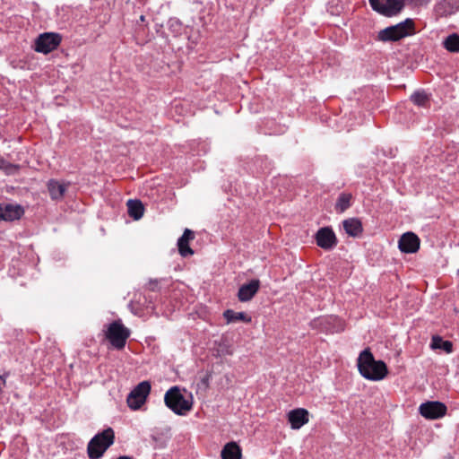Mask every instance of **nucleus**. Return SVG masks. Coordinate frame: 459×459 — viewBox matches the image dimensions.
I'll list each match as a JSON object with an SVG mask.
<instances>
[{
	"mask_svg": "<svg viewBox=\"0 0 459 459\" xmlns=\"http://www.w3.org/2000/svg\"><path fill=\"white\" fill-rule=\"evenodd\" d=\"M358 369L366 379L379 381L387 375V367L382 360H376L369 349L360 352L358 358Z\"/></svg>",
	"mask_w": 459,
	"mask_h": 459,
	"instance_id": "nucleus-1",
	"label": "nucleus"
},
{
	"mask_svg": "<svg viewBox=\"0 0 459 459\" xmlns=\"http://www.w3.org/2000/svg\"><path fill=\"white\" fill-rule=\"evenodd\" d=\"M115 433L108 428L95 435L88 444L87 451L91 459L100 458L105 451L114 443Z\"/></svg>",
	"mask_w": 459,
	"mask_h": 459,
	"instance_id": "nucleus-2",
	"label": "nucleus"
},
{
	"mask_svg": "<svg viewBox=\"0 0 459 459\" xmlns=\"http://www.w3.org/2000/svg\"><path fill=\"white\" fill-rule=\"evenodd\" d=\"M412 34H414V22L411 19H406L403 22L381 30L377 39L383 42L397 41Z\"/></svg>",
	"mask_w": 459,
	"mask_h": 459,
	"instance_id": "nucleus-3",
	"label": "nucleus"
},
{
	"mask_svg": "<svg viewBox=\"0 0 459 459\" xmlns=\"http://www.w3.org/2000/svg\"><path fill=\"white\" fill-rule=\"evenodd\" d=\"M164 403L174 413L185 415L192 409V402L186 399L178 386L169 388L164 395Z\"/></svg>",
	"mask_w": 459,
	"mask_h": 459,
	"instance_id": "nucleus-4",
	"label": "nucleus"
},
{
	"mask_svg": "<svg viewBox=\"0 0 459 459\" xmlns=\"http://www.w3.org/2000/svg\"><path fill=\"white\" fill-rule=\"evenodd\" d=\"M105 336L114 348L122 350L130 336V330L120 320H117L108 325Z\"/></svg>",
	"mask_w": 459,
	"mask_h": 459,
	"instance_id": "nucleus-5",
	"label": "nucleus"
},
{
	"mask_svg": "<svg viewBox=\"0 0 459 459\" xmlns=\"http://www.w3.org/2000/svg\"><path fill=\"white\" fill-rule=\"evenodd\" d=\"M151 392V383L143 381L139 383L128 394L126 402L130 409L138 410L145 403Z\"/></svg>",
	"mask_w": 459,
	"mask_h": 459,
	"instance_id": "nucleus-6",
	"label": "nucleus"
},
{
	"mask_svg": "<svg viewBox=\"0 0 459 459\" xmlns=\"http://www.w3.org/2000/svg\"><path fill=\"white\" fill-rule=\"evenodd\" d=\"M372 9L385 16L398 14L404 6V0H368Z\"/></svg>",
	"mask_w": 459,
	"mask_h": 459,
	"instance_id": "nucleus-7",
	"label": "nucleus"
},
{
	"mask_svg": "<svg viewBox=\"0 0 459 459\" xmlns=\"http://www.w3.org/2000/svg\"><path fill=\"white\" fill-rule=\"evenodd\" d=\"M61 42V36L58 33L45 32L40 34L35 41V50L39 53L48 54L55 50Z\"/></svg>",
	"mask_w": 459,
	"mask_h": 459,
	"instance_id": "nucleus-8",
	"label": "nucleus"
},
{
	"mask_svg": "<svg viewBox=\"0 0 459 459\" xmlns=\"http://www.w3.org/2000/svg\"><path fill=\"white\" fill-rule=\"evenodd\" d=\"M419 411L426 419L436 420L446 415V406L440 402H427L420 405Z\"/></svg>",
	"mask_w": 459,
	"mask_h": 459,
	"instance_id": "nucleus-9",
	"label": "nucleus"
},
{
	"mask_svg": "<svg viewBox=\"0 0 459 459\" xmlns=\"http://www.w3.org/2000/svg\"><path fill=\"white\" fill-rule=\"evenodd\" d=\"M420 238L413 232H406L403 234L398 241V247L403 253H416L420 248Z\"/></svg>",
	"mask_w": 459,
	"mask_h": 459,
	"instance_id": "nucleus-10",
	"label": "nucleus"
},
{
	"mask_svg": "<svg viewBox=\"0 0 459 459\" xmlns=\"http://www.w3.org/2000/svg\"><path fill=\"white\" fill-rule=\"evenodd\" d=\"M316 244L323 249L329 250L337 244L334 232L330 228L320 229L316 235Z\"/></svg>",
	"mask_w": 459,
	"mask_h": 459,
	"instance_id": "nucleus-11",
	"label": "nucleus"
},
{
	"mask_svg": "<svg viewBox=\"0 0 459 459\" xmlns=\"http://www.w3.org/2000/svg\"><path fill=\"white\" fill-rule=\"evenodd\" d=\"M288 420L291 429H299L309 420V413L306 409L298 408L288 413Z\"/></svg>",
	"mask_w": 459,
	"mask_h": 459,
	"instance_id": "nucleus-12",
	"label": "nucleus"
},
{
	"mask_svg": "<svg viewBox=\"0 0 459 459\" xmlns=\"http://www.w3.org/2000/svg\"><path fill=\"white\" fill-rule=\"evenodd\" d=\"M23 213L24 210L19 204H0V221H13L19 220Z\"/></svg>",
	"mask_w": 459,
	"mask_h": 459,
	"instance_id": "nucleus-13",
	"label": "nucleus"
},
{
	"mask_svg": "<svg viewBox=\"0 0 459 459\" xmlns=\"http://www.w3.org/2000/svg\"><path fill=\"white\" fill-rule=\"evenodd\" d=\"M259 280H252L249 283L242 285L238 292V298L241 302L249 301L258 291Z\"/></svg>",
	"mask_w": 459,
	"mask_h": 459,
	"instance_id": "nucleus-14",
	"label": "nucleus"
},
{
	"mask_svg": "<svg viewBox=\"0 0 459 459\" xmlns=\"http://www.w3.org/2000/svg\"><path fill=\"white\" fill-rule=\"evenodd\" d=\"M195 233L189 229L184 230L183 235L178 240V247L179 254L186 257L194 254V251L189 247V241L194 239Z\"/></svg>",
	"mask_w": 459,
	"mask_h": 459,
	"instance_id": "nucleus-15",
	"label": "nucleus"
},
{
	"mask_svg": "<svg viewBox=\"0 0 459 459\" xmlns=\"http://www.w3.org/2000/svg\"><path fill=\"white\" fill-rule=\"evenodd\" d=\"M48 189L53 200H60L63 198L67 189V185L60 183L57 180L51 179L48 183Z\"/></svg>",
	"mask_w": 459,
	"mask_h": 459,
	"instance_id": "nucleus-16",
	"label": "nucleus"
},
{
	"mask_svg": "<svg viewBox=\"0 0 459 459\" xmlns=\"http://www.w3.org/2000/svg\"><path fill=\"white\" fill-rule=\"evenodd\" d=\"M343 229L345 232L351 237H358L362 232V225L359 220L356 218H350L343 221Z\"/></svg>",
	"mask_w": 459,
	"mask_h": 459,
	"instance_id": "nucleus-17",
	"label": "nucleus"
},
{
	"mask_svg": "<svg viewBox=\"0 0 459 459\" xmlns=\"http://www.w3.org/2000/svg\"><path fill=\"white\" fill-rule=\"evenodd\" d=\"M222 459H241V449L236 442L227 443L221 450Z\"/></svg>",
	"mask_w": 459,
	"mask_h": 459,
	"instance_id": "nucleus-18",
	"label": "nucleus"
},
{
	"mask_svg": "<svg viewBox=\"0 0 459 459\" xmlns=\"http://www.w3.org/2000/svg\"><path fill=\"white\" fill-rule=\"evenodd\" d=\"M459 10V0H443L437 7L440 15H450Z\"/></svg>",
	"mask_w": 459,
	"mask_h": 459,
	"instance_id": "nucleus-19",
	"label": "nucleus"
},
{
	"mask_svg": "<svg viewBox=\"0 0 459 459\" xmlns=\"http://www.w3.org/2000/svg\"><path fill=\"white\" fill-rule=\"evenodd\" d=\"M126 205L130 217L134 220H139L143 217L144 208L141 201L130 199L127 201Z\"/></svg>",
	"mask_w": 459,
	"mask_h": 459,
	"instance_id": "nucleus-20",
	"label": "nucleus"
},
{
	"mask_svg": "<svg viewBox=\"0 0 459 459\" xmlns=\"http://www.w3.org/2000/svg\"><path fill=\"white\" fill-rule=\"evenodd\" d=\"M223 316L227 321V324L235 323L238 321H243L245 323H250L251 317L244 312H235L231 309H227L223 312Z\"/></svg>",
	"mask_w": 459,
	"mask_h": 459,
	"instance_id": "nucleus-21",
	"label": "nucleus"
},
{
	"mask_svg": "<svg viewBox=\"0 0 459 459\" xmlns=\"http://www.w3.org/2000/svg\"><path fill=\"white\" fill-rule=\"evenodd\" d=\"M444 48L453 53H459V35L453 33L447 36L443 41Z\"/></svg>",
	"mask_w": 459,
	"mask_h": 459,
	"instance_id": "nucleus-22",
	"label": "nucleus"
},
{
	"mask_svg": "<svg viewBox=\"0 0 459 459\" xmlns=\"http://www.w3.org/2000/svg\"><path fill=\"white\" fill-rule=\"evenodd\" d=\"M431 349H441L444 350L446 353L452 352V342L449 341H444L440 336H433L430 344Z\"/></svg>",
	"mask_w": 459,
	"mask_h": 459,
	"instance_id": "nucleus-23",
	"label": "nucleus"
},
{
	"mask_svg": "<svg viewBox=\"0 0 459 459\" xmlns=\"http://www.w3.org/2000/svg\"><path fill=\"white\" fill-rule=\"evenodd\" d=\"M351 195L349 194H342L336 203V209L344 212L351 205Z\"/></svg>",
	"mask_w": 459,
	"mask_h": 459,
	"instance_id": "nucleus-24",
	"label": "nucleus"
},
{
	"mask_svg": "<svg viewBox=\"0 0 459 459\" xmlns=\"http://www.w3.org/2000/svg\"><path fill=\"white\" fill-rule=\"evenodd\" d=\"M411 100L418 106H425L428 102V96L422 91H416L411 96Z\"/></svg>",
	"mask_w": 459,
	"mask_h": 459,
	"instance_id": "nucleus-25",
	"label": "nucleus"
},
{
	"mask_svg": "<svg viewBox=\"0 0 459 459\" xmlns=\"http://www.w3.org/2000/svg\"><path fill=\"white\" fill-rule=\"evenodd\" d=\"M11 167H13L11 164H9L4 159L0 158V169H8Z\"/></svg>",
	"mask_w": 459,
	"mask_h": 459,
	"instance_id": "nucleus-26",
	"label": "nucleus"
},
{
	"mask_svg": "<svg viewBox=\"0 0 459 459\" xmlns=\"http://www.w3.org/2000/svg\"><path fill=\"white\" fill-rule=\"evenodd\" d=\"M8 374H4L3 376H0L1 380L3 381V384L5 385L6 377Z\"/></svg>",
	"mask_w": 459,
	"mask_h": 459,
	"instance_id": "nucleus-27",
	"label": "nucleus"
},
{
	"mask_svg": "<svg viewBox=\"0 0 459 459\" xmlns=\"http://www.w3.org/2000/svg\"><path fill=\"white\" fill-rule=\"evenodd\" d=\"M117 459H132V458H130V457H128V456H120V457H118Z\"/></svg>",
	"mask_w": 459,
	"mask_h": 459,
	"instance_id": "nucleus-28",
	"label": "nucleus"
},
{
	"mask_svg": "<svg viewBox=\"0 0 459 459\" xmlns=\"http://www.w3.org/2000/svg\"><path fill=\"white\" fill-rule=\"evenodd\" d=\"M152 284H153V285H156V284H157V281H150V285H152Z\"/></svg>",
	"mask_w": 459,
	"mask_h": 459,
	"instance_id": "nucleus-29",
	"label": "nucleus"
},
{
	"mask_svg": "<svg viewBox=\"0 0 459 459\" xmlns=\"http://www.w3.org/2000/svg\"><path fill=\"white\" fill-rule=\"evenodd\" d=\"M457 273H458V275H459V270H458Z\"/></svg>",
	"mask_w": 459,
	"mask_h": 459,
	"instance_id": "nucleus-30",
	"label": "nucleus"
}]
</instances>
